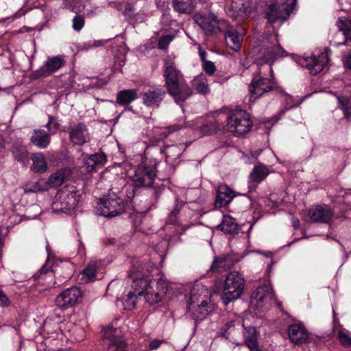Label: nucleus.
Instances as JSON below:
<instances>
[{"label":"nucleus","mask_w":351,"mask_h":351,"mask_svg":"<svg viewBox=\"0 0 351 351\" xmlns=\"http://www.w3.org/2000/svg\"><path fill=\"white\" fill-rule=\"evenodd\" d=\"M84 25V19L81 16H75L73 19V28L75 31L81 30Z\"/></svg>","instance_id":"obj_51"},{"label":"nucleus","mask_w":351,"mask_h":351,"mask_svg":"<svg viewBox=\"0 0 351 351\" xmlns=\"http://www.w3.org/2000/svg\"><path fill=\"white\" fill-rule=\"evenodd\" d=\"M176 214H177V210H175L174 211H173L170 216L169 217V221L170 223H175L176 221Z\"/></svg>","instance_id":"obj_61"},{"label":"nucleus","mask_w":351,"mask_h":351,"mask_svg":"<svg viewBox=\"0 0 351 351\" xmlns=\"http://www.w3.org/2000/svg\"><path fill=\"white\" fill-rule=\"evenodd\" d=\"M84 167L87 172H92L101 168L107 162L106 156L103 153H96L84 158Z\"/></svg>","instance_id":"obj_23"},{"label":"nucleus","mask_w":351,"mask_h":351,"mask_svg":"<svg viewBox=\"0 0 351 351\" xmlns=\"http://www.w3.org/2000/svg\"><path fill=\"white\" fill-rule=\"evenodd\" d=\"M193 20L206 34H215L222 29L223 25H228V21L217 20L213 14L202 15L197 13L193 16Z\"/></svg>","instance_id":"obj_11"},{"label":"nucleus","mask_w":351,"mask_h":351,"mask_svg":"<svg viewBox=\"0 0 351 351\" xmlns=\"http://www.w3.org/2000/svg\"><path fill=\"white\" fill-rule=\"evenodd\" d=\"M109 40H88L82 44L80 49L82 50H89L90 49L104 45Z\"/></svg>","instance_id":"obj_45"},{"label":"nucleus","mask_w":351,"mask_h":351,"mask_svg":"<svg viewBox=\"0 0 351 351\" xmlns=\"http://www.w3.org/2000/svg\"><path fill=\"white\" fill-rule=\"evenodd\" d=\"M100 265L101 263L99 261H90L86 267L80 273L82 280L84 282L95 280V279L97 278V272Z\"/></svg>","instance_id":"obj_31"},{"label":"nucleus","mask_w":351,"mask_h":351,"mask_svg":"<svg viewBox=\"0 0 351 351\" xmlns=\"http://www.w3.org/2000/svg\"><path fill=\"white\" fill-rule=\"evenodd\" d=\"M68 132L69 140L73 145H82L89 141V133L84 123H80L71 126Z\"/></svg>","instance_id":"obj_19"},{"label":"nucleus","mask_w":351,"mask_h":351,"mask_svg":"<svg viewBox=\"0 0 351 351\" xmlns=\"http://www.w3.org/2000/svg\"><path fill=\"white\" fill-rule=\"evenodd\" d=\"M347 88L349 91H351V86H348ZM337 99L339 103V106L343 111L344 117L346 119L349 118V113L351 112V96L347 97L346 96L337 97Z\"/></svg>","instance_id":"obj_42"},{"label":"nucleus","mask_w":351,"mask_h":351,"mask_svg":"<svg viewBox=\"0 0 351 351\" xmlns=\"http://www.w3.org/2000/svg\"><path fill=\"white\" fill-rule=\"evenodd\" d=\"M328 62V49L325 48L323 51L311 56H306L301 60V64L306 67L310 73L315 75L324 70Z\"/></svg>","instance_id":"obj_12"},{"label":"nucleus","mask_w":351,"mask_h":351,"mask_svg":"<svg viewBox=\"0 0 351 351\" xmlns=\"http://www.w3.org/2000/svg\"><path fill=\"white\" fill-rule=\"evenodd\" d=\"M80 198V192L75 186H65L56 193L51 210L55 213H70L77 207Z\"/></svg>","instance_id":"obj_4"},{"label":"nucleus","mask_w":351,"mask_h":351,"mask_svg":"<svg viewBox=\"0 0 351 351\" xmlns=\"http://www.w3.org/2000/svg\"><path fill=\"white\" fill-rule=\"evenodd\" d=\"M272 297L270 286L264 285L257 287L251 294L250 305L251 308H262Z\"/></svg>","instance_id":"obj_18"},{"label":"nucleus","mask_w":351,"mask_h":351,"mask_svg":"<svg viewBox=\"0 0 351 351\" xmlns=\"http://www.w3.org/2000/svg\"><path fill=\"white\" fill-rule=\"evenodd\" d=\"M297 106H298V105H297L296 104H293V105H291V106H289V107H287V108H285V109H283V110L280 112V113H281V114H283V113H285V112L287 110L290 109V108H293V107H296Z\"/></svg>","instance_id":"obj_64"},{"label":"nucleus","mask_w":351,"mask_h":351,"mask_svg":"<svg viewBox=\"0 0 351 351\" xmlns=\"http://www.w3.org/2000/svg\"><path fill=\"white\" fill-rule=\"evenodd\" d=\"M244 340L246 346L250 350H252L254 347L258 346L257 337L258 333L256 328L250 326L245 327L243 332Z\"/></svg>","instance_id":"obj_34"},{"label":"nucleus","mask_w":351,"mask_h":351,"mask_svg":"<svg viewBox=\"0 0 351 351\" xmlns=\"http://www.w3.org/2000/svg\"><path fill=\"white\" fill-rule=\"evenodd\" d=\"M164 77L168 93L174 98L176 103L184 101L193 95V90L185 83L184 75L175 62H165Z\"/></svg>","instance_id":"obj_2"},{"label":"nucleus","mask_w":351,"mask_h":351,"mask_svg":"<svg viewBox=\"0 0 351 351\" xmlns=\"http://www.w3.org/2000/svg\"><path fill=\"white\" fill-rule=\"evenodd\" d=\"M80 296L81 291L79 288H68L56 297V304L61 309H67L75 305Z\"/></svg>","instance_id":"obj_17"},{"label":"nucleus","mask_w":351,"mask_h":351,"mask_svg":"<svg viewBox=\"0 0 351 351\" xmlns=\"http://www.w3.org/2000/svg\"><path fill=\"white\" fill-rule=\"evenodd\" d=\"M138 97V90L136 89H125L117 93V102L119 105H128Z\"/></svg>","instance_id":"obj_32"},{"label":"nucleus","mask_w":351,"mask_h":351,"mask_svg":"<svg viewBox=\"0 0 351 351\" xmlns=\"http://www.w3.org/2000/svg\"><path fill=\"white\" fill-rule=\"evenodd\" d=\"M288 335L291 341L295 344L305 343L308 339V333L305 328L297 324H291L288 328Z\"/></svg>","instance_id":"obj_24"},{"label":"nucleus","mask_w":351,"mask_h":351,"mask_svg":"<svg viewBox=\"0 0 351 351\" xmlns=\"http://www.w3.org/2000/svg\"><path fill=\"white\" fill-rule=\"evenodd\" d=\"M343 61L344 66L346 69H351V51L343 57Z\"/></svg>","instance_id":"obj_53"},{"label":"nucleus","mask_w":351,"mask_h":351,"mask_svg":"<svg viewBox=\"0 0 351 351\" xmlns=\"http://www.w3.org/2000/svg\"><path fill=\"white\" fill-rule=\"evenodd\" d=\"M156 176L155 166L145 163L138 166L134 173L130 175L134 186L144 188L152 186Z\"/></svg>","instance_id":"obj_8"},{"label":"nucleus","mask_w":351,"mask_h":351,"mask_svg":"<svg viewBox=\"0 0 351 351\" xmlns=\"http://www.w3.org/2000/svg\"><path fill=\"white\" fill-rule=\"evenodd\" d=\"M234 326V322L233 321H231V322H228L225 326H224V328H223V332L222 333V336H225V333H226L228 332V330L229 329H230V328L233 327Z\"/></svg>","instance_id":"obj_58"},{"label":"nucleus","mask_w":351,"mask_h":351,"mask_svg":"<svg viewBox=\"0 0 351 351\" xmlns=\"http://www.w3.org/2000/svg\"><path fill=\"white\" fill-rule=\"evenodd\" d=\"M30 141L38 148L45 149L50 143L51 135L43 130H35L31 136Z\"/></svg>","instance_id":"obj_28"},{"label":"nucleus","mask_w":351,"mask_h":351,"mask_svg":"<svg viewBox=\"0 0 351 351\" xmlns=\"http://www.w3.org/2000/svg\"><path fill=\"white\" fill-rule=\"evenodd\" d=\"M134 19H135V20L141 22V21H143L144 16H140V14H137L136 15L134 16Z\"/></svg>","instance_id":"obj_63"},{"label":"nucleus","mask_w":351,"mask_h":351,"mask_svg":"<svg viewBox=\"0 0 351 351\" xmlns=\"http://www.w3.org/2000/svg\"><path fill=\"white\" fill-rule=\"evenodd\" d=\"M118 182L121 188L115 186L117 194L125 204V202L131 200L134 197V190L132 186L125 184V180L123 178L119 179Z\"/></svg>","instance_id":"obj_30"},{"label":"nucleus","mask_w":351,"mask_h":351,"mask_svg":"<svg viewBox=\"0 0 351 351\" xmlns=\"http://www.w3.org/2000/svg\"><path fill=\"white\" fill-rule=\"evenodd\" d=\"M274 86L275 82L273 79H269L261 76L254 77L249 87L250 92V100H255L264 93L274 89Z\"/></svg>","instance_id":"obj_16"},{"label":"nucleus","mask_w":351,"mask_h":351,"mask_svg":"<svg viewBox=\"0 0 351 351\" xmlns=\"http://www.w3.org/2000/svg\"><path fill=\"white\" fill-rule=\"evenodd\" d=\"M161 343H162L161 341L154 339L150 342L149 348L151 350H156L157 348H158L160 347Z\"/></svg>","instance_id":"obj_54"},{"label":"nucleus","mask_w":351,"mask_h":351,"mask_svg":"<svg viewBox=\"0 0 351 351\" xmlns=\"http://www.w3.org/2000/svg\"><path fill=\"white\" fill-rule=\"evenodd\" d=\"M133 279L132 287L139 295H143L145 302L149 305L158 304L162 301L168 290V282L164 275L158 272L156 278H151L149 275L140 277L130 276Z\"/></svg>","instance_id":"obj_1"},{"label":"nucleus","mask_w":351,"mask_h":351,"mask_svg":"<svg viewBox=\"0 0 351 351\" xmlns=\"http://www.w3.org/2000/svg\"><path fill=\"white\" fill-rule=\"evenodd\" d=\"M195 130L197 132V135L202 136L212 134L215 130V126L210 123H206L199 127V126H197L195 128Z\"/></svg>","instance_id":"obj_46"},{"label":"nucleus","mask_w":351,"mask_h":351,"mask_svg":"<svg viewBox=\"0 0 351 351\" xmlns=\"http://www.w3.org/2000/svg\"><path fill=\"white\" fill-rule=\"evenodd\" d=\"M287 56L285 49L280 45H277L275 47H268L263 49L256 58L257 65L264 66L266 64L267 69L269 70L271 76H273L272 64L276 60L279 58L285 57ZM262 67L259 69V74L262 73Z\"/></svg>","instance_id":"obj_10"},{"label":"nucleus","mask_w":351,"mask_h":351,"mask_svg":"<svg viewBox=\"0 0 351 351\" xmlns=\"http://www.w3.org/2000/svg\"><path fill=\"white\" fill-rule=\"evenodd\" d=\"M238 261V258H232L229 255L219 256L215 258L210 269L213 271L221 272L230 268Z\"/></svg>","instance_id":"obj_27"},{"label":"nucleus","mask_w":351,"mask_h":351,"mask_svg":"<svg viewBox=\"0 0 351 351\" xmlns=\"http://www.w3.org/2000/svg\"><path fill=\"white\" fill-rule=\"evenodd\" d=\"M340 343L345 346H351V332L345 328H341L337 332Z\"/></svg>","instance_id":"obj_44"},{"label":"nucleus","mask_w":351,"mask_h":351,"mask_svg":"<svg viewBox=\"0 0 351 351\" xmlns=\"http://www.w3.org/2000/svg\"><path fill=\"white\" fill-rule=\"evenodd\" d=\"M64 7L68 9L73 10V1L74 0H62Z\"/></svg>","instance_id":"obj_56"},{"label":"nucleus","mask_w":351,"mask_h":351,"mask_svg":"<svg viewBox=\"0 0 351 351\" xmlns=\"http://www.w3.org/2000/svg\"><path fill=\"white\" fill-rule=\"evenodd\" d=\"M64 62V59L61 56L48 57L44 64L32 73L31 79L36 80L48 77L59 70Z\"/></svg>","instance_id":"obj_15"},{"label":"nucleus","mask_w":351,"mask_h":351,"mask_svg":"<svg viewBox=\"0 0 351 351\" xmlns=\"http://www.w3.org/2000/svg\"><path fill=\"white\" fill-rule=\"evenodd\" d=\"M292 224L295 228H298L300 227V221L298 219L293 218L292 219Z\"/></svg>","instance_id":"obj_62"},{"label":"nucleus","mask_w":351,"mask_h":351,"mask_svg":"<svg viewBox=\"0 0 351 351\" xmlns=\"http://www.w3.org/2000/svg\"><path fill=\"white\" fill-rule=\"evenodd\" d=\"M8 303L7 296L0 290V306L6 305Z\"/></svg>","instance_id":"obj_55"},{"label":"nucleus","mask_w":351,"mask_h":351,"mask_svg":"<svg viewBox=\"0 0 351 351\" xmlns=\"http://www.w3.org/2000/svg\"><path fill=\"white\" fill-rule=\"evenodd\" d=\"M138 296V293L134 291V293L130 292L121 301L125 310H132L136 306Z\"/></svg>","instance_id":"obj_43"},{"label":"nucleus","mask_w":351,"mask_h":351,"mask_svg":"<svg viewBox=\"0 0 351 351\" xmlns=\"http://www.w3.org/2000/svg\"><path fill=\"white\" fill-rule=\"evenodd\" d=\"M203 70L209 75H212L215 72L216 68L214 63L206 60L202 62Z\"/></svg>","instance_id":"obj_50"},{"label":"nucleus","mask_w":351,"mask_h":351,"mask_svg":"<svg viewBox=\"0 0 351 351\" xmlns=\"http://www.w3.org/2000/svg\"><path fill=\"white\" fill-rule=\"evenodd\" d=\"M236 196L234 192L227 185H219L215 200L216 207H222L228 205Z\"/></svg>","instance_id":"obj_25"},{"label":"nucleus","mask_w":351,"mask_h":351,"mask_svg":"<svg viewBox=\"0 0 351 351\" xmlns=\"http://www.w3.org/2000/svg\"><path fill=\"white\" fill-rule=\"evenodd\" d=\"M265 203L270 207H276L278 206V202L276 200H272L270 198H267Z\"/></svg>","instance_id":"obj_59"},{"label":"nucleus","mask_w":351,"mask_h":351,"mask_svg":"<svg viewBox=\"0 0 351 351\" xmlns=\"http://www.w3.org/2000/svg\"><path fill=\"white\" fill-rule=\"evenodd\" d=\"M165 92L162 88L149 89L143 95V103L149 108H158L164 99Z\"/></svg>","instance_id":"obj_22"},{"label":"nucleus","mask_w":351,"mask_h":351,"mask_svg":"<svg viewBox=\"0 0 351 351\" xmlns=\"http://www.w3.org/2000/svg\"><path fill=\"white\" fill-rule=\"evenodd\" d=\"M210 293L202 284L195 285L190 292L187 315L195 320L204 319L210 312L208 306Z\"/></svg>","instance_id":"obj_3"},{"label":"nucleus","mask_w":351,"mask_h":351,"mask_svg":"<svg viewBox=\"0 0 351 351\" xmlns=\"http://www.w3.org/2000/svg\"><path fill=\"white\" fill-rule=\"evenodd\" d=\"M337 26L344 36L345 42L351 41V19L340 18L337 22Z\"/></svg>","instance_id":"obj_38"},{"label":"nucleus","mask_w":351,"mask_h":351,"mask_svg":"<svg viewBox=\"0 0 351 351\" xmlns=\"http://www.w3.org/2000/svg\"><path fill=\"white\" fill-rule=\"evenodd\" d=\"M297 0H285V2L278 5L270 4L268 5L266 16L270 23L279 22L282 24L286 21L291 12L294 10L296 6Z\"/></svg>","instance_id":"obj_9"},{"label":"nucleus","mask_w":351,"mask_h":351,"mask_svg":"<svg viewBox=\"0 0 351 351\" xmlns=\"http://www.w3.org/2000/svg\"><path fill=\"white\" fill-rule=\"evenodd\" d=\"M174 10L180 14H190L195 8V0H174Z\"/></svg>","instance_id":"obj_33"},{"label":"nucleus","mask_w":351,"mask_h":351,"mask_svg":"<svg viewBox=\"0 0 351 351\" xmlns=\"http://www.w3.org/2000/svg\"><path fill=\"white\" fill-rule=\"evenodd\" d=\"M218 227L220 228L222 231L230 234H234L238 231V224L235 219L229 215L223 216L222 222Z\"/></svg>","instance_id":"obj_36"},{"label":"nucleus","mask_w":351,"mask_h":351,"mask_svg":"<svg viewBox=\"0 0 351 351\" xmlns=\"http://www.w3.org/2000/svg\"><path fill=\"white\" fill-rule=\"evenodd\" d=\"M231 10L235 17L245 19L250 14V0H232Z\"/></svg>","instance_id":"obj_26"},{"label":"nucleus","mask_w":351,"mask_h":351,"mask_svg":"<svg viewBox=\"0 0 351 351\" xmlns=\"http://www.w3.org/2000/svg\"><path fill=\"white\" fill-rule=\"evenodd\" d=\"M245 282L244 278L237 271L229 272L227 274L220 288L221 300L225 305L242 295Z\"/></svg>","instance_id":"obj_5"},{"label":"nucleus","mask_w":351,"mask_h":351,"mask_svg":"<svg viewBox=\"0 0 351 351\" xmlns=\"http://www.w3.org/2000/svg\"><path fill=\"white\" fill-rule=\"evenodd\" d=\"M333 214V210L326 205H318L311 208L308 210L310 219L315 222L328 223Z\"/></svg>","instance_id":"obj_21"},{"label":"nucleus","mask_w":351,"mask_h":351,"mask_svg":"<svg viewBox=\"0 0 351 351\" xmlns=\"http://www.w3.org/2000/svg\"><path fill=\"white\" fill-rule=\"evenodd\" d=\"M193 89L200 95H207L210 93L208 80L207 77L202 73L196 77L191 82Z\"/></svg>","instance_id":"obj_29"},{"label":"nucleus","mask_w":351,"mask_h":351,"mask_svg":"<svg viewBox=\"0 0 351 351\" xmlns=\"http://www.w3.org/2000/svg\"><path fill=\"white\" fill-rule=\"evenodd\" d=\"M198 51H199V57H200V59L202 60V62H204V61H206V52L205 51H204L201 46L199 45H198Z\"/></svg>","instance_id":"obj_57"},{"label":"nucleus","mask_w":351,"mask_h":351,"mask_svg":"<svg viewBox=\"0 0 351 351\" xmlns=\"http://www.w3.org/2000/svg\"><path fill=\"white\" fill-rule=\"evenodd\" d=\"M12 154L14 159L21 163L23 166H26L29 162V153L25 146L14 147Z\"/></svg>","instance_id":"obj_39"},{"label":"nucleus","mask_w":351,"mask_h":351,"mask_svg":"<svg viewBox=\"0 0 351 351\" xmlns=\"http://www.w3.org/2000/svg\"><path fill=\"white\" fill-rule=\"evenodd\" d=\"M252 122L250 114L243 110L230 112L227 117V129L235 136L247 133L251 128Z\"/></svg>","instance_id":"obj_7"},{"label":"nucleus","mask_w":351,"mask_h":351,"mask_svg":"<svg viewBox=\"0 0 351 351\" xmlns=\"http://www.w3.org/2000/svg\"><path fill=\"white\" fill-rule=\"evenodd\" d=\"M173 38L174 35L173 34H168L162 36L158 41V48L162 50L167 49Z\"/></svg>","instance_id":"obj_49"},{"label":"nucleus","mask_w":351,"mask_h":351,"mask_svg":"<svg viewBox=\"0 0 351 351\" xmlns=\"http://www.w3.org/2000/svg\"><path fill=\"white\" fill-rule=\"evenodd\" d=\"M65 170H59L51 174L46 181V186L49 187H56L61 185L66 177Z\"/></svg>","instance_id":"obj_40"},{"label":"nucleus","mask_w":351,"mask_h":351,"mask_svg":"<svg viewBox=\"0 0 351 351\" xmlns=\"http://www.w3.org/2000/svg\"><path fill=\"white\" fill-rule=\"evenodd\" d=\"M220 32H224L226 42L230 49L235 51H239L241 49L242 42L245 35V27L239 25L234 28L228 22V25H223Z\"/></svg>","instance_id":"obj_14"},{"label":"nucleus","mask_w":351,"mask_h":351,"mask_svg":"<svg viewBox=\"0 0 351 351\" xmlns=\"http://www.w3.org/2000/svg\"><path fill=\"white\" fill-rule=\"evenodd\" d=\"M47 278H53V274L50 271L49 267L46 264L35 274V278L43 280Z\"/></svg>","instance_id":"obj_47"},{"label":"nucleus","mask_w":351,"mask_h":351,"mask_svg":"<svg viewBox=\"0 0 351 351\" xmlns=\"http://www.w3.org/2000/svg\"><path fill=\"white\" fill-rule=\"evenodd\" d=\"M128 53V48L124 43L119 45L117 52L115 55V61L113 66L114 71H121V68L125 64V56Z\"/></svg>","instance_id":"obj_35"},{"label":"nucleus","mask_w":351,"mask_h":351,"mask_svg":"<svg viewBox=\"0 0 351 351\" xmlns=\"http://www.w3.org/2000/svg\"><path fill=\"white\" fill-rule=\"evenodd\" d=\"M33 165L32 171L36 173H43L47 169V165L45 156L41 153L34 154L32 156Z\"/></svg>","instance_id":"obj_37"},{"label":"nucleus","mask_w":351,"mask_h":351,"mask_svg":"<svg viewBox=\"0 0 351 351\" xmlns=\"http://www.w3.org/2000/svg\"><path fill=\"white\" fill-rule=\"evenodd\" d=\"M117 194L114 186L110 190L109 194L100 199L97 204L96 212L97 215L106 217H112L120 215L124 210L123 200Z\"/></svg>","instance_id":"obj_6"},{"label":"nucleus","mask_w":351,"mask_h":351,"mask_svg":"<svg viewBox=\"0 0 351 351\" xmlns=\"http://www.w3.org/2000/svg\"><path fill=\"white\" fill-rule=\"evenodd\" d=\"M59 125L60 124L58 120L52 117H50L46 125V127L49 131L48 133L50 134L51 136L57 132Z\"/></svg>","instance_id":"obj_48"},{"label":"nucleus","mask_w":351,"mask_h":351,"mask_svg":"<svg viewBox=\"0 0 351 351\" xmlns=\"http://www.w3.org/2000/svg\"><path fill=\"white\" fill-rule=\"evenodd\" d=\"M134 12V5L133 2H127L124 4L123 14L128 17H132Z\"/></svg>","instance_id":"obj_52"},{"label":"nucleus","mask_w":351,"mask_h":351,"mask_svg":"<svg viewBox=\"0 0 351 351\" xmlns=\"http://www.w3.org/2000/svg\"><path fill=\"white\" fill-rule=\"evenodd\" d=\"M269 174L268 167L263 164L254 166L249 176L248 188L250 191H254L257 186Z\"/></svg>","instance_id":"obj_20"},{"label":"nucleus","mask_w":351,"mask_h":351,"mask_svg":"<svg viewBox=\"0 0 351 351\" xmlns=\"http://www.w3.org/2000/svg\"><path fill=\"white\" fill-rule=\"evenodd\" d=\"M155 3L158 8L165 10L166 8V2L165 0H155Z\"/></svg>","instance_id":"obj_60"},{"label":"nucleus","mask_w":351,"mask_h":351,"mask_svg":"<svg viewBox=\"0 0 351 351\" xmlns=\"http://www.w3.org/2000/svg\"><path fill=\"white\" fill-rule=\"evenodd\" d=\"M104 338L107 351H128V344L123 339L120 329L113 326L108 327Z\"/></svg>","instance_id":"obj_13"},{"label":"nucleus","mask_w":351,"mask_h":351,"mask_svg":"<svg viewBox=\"0 0 351 351\" xmlns=\"http://www.w3.org/2000/svg\"><path fill=\"white\" fill-rule=\"evenodd\" d=\"M47 189L46 181L43 179L36 182L27 183L24 186V190L26 193H37L45 191Z\"/></svg>","instance_id":"obj_41"}]
</instances>
